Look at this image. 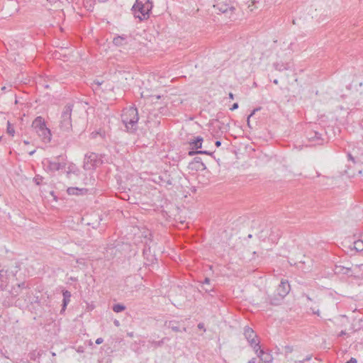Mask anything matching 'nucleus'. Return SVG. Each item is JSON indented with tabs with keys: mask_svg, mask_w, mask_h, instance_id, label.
Listing matches in <instances>:
<instances>
[{
	"mask_svg": "<svg viewBox=\"0 0 363 363\" xmlns=\"http://www.w3.org/2000/svg\"><path fill=\"white\" fill-rule=\"evenodd\" d=\"M80 174L79 169L77 167V165L74 163L69 164L67 170H66V175L67 177L69 179H72V175H75L78 177Z\"/></svg>",
	"mask_w": 363,
	"mask_h": 363,
	"instance_id": "ddd939ff",
	"label": "nucleus"
},
{
	"mask_svg": "<svg viewBox=\"0 0 363 363\" xmlns=\"http://www.w3.org/2000/svg\"><path fill=\"white\" fill-rule=\"evenodd\" d=\"M116 251H117V250L114 247H108L106 250V257L108 259H109L110 257L108 256V254L112 255V254L115 253Z\"/></svg>",
	"mask_w": 363,
	"mask_h": 363,
	"instance_id": "c85d7f7f",
	"label": "nucleus"
},
{
	"mask_svg": "<svg viewBox=\"0 0 363 363\" xmlns=\"http://www.w3.org/2000/svg\"><path fill=\"white\" fill-rule=\"evenodd\" d=\"M259 358L261 362L269 363L272 360V357L269 354L264 352L263 350L260 348V346L254 350Z\"/></svg>",
	"mask_w": 363,
	"mask_h": 363,
	"instance_id": "f8f14e48",
	"label": "nucleus"
},
{
	"mask_svg": "<svg viewBox=\"0 0 363 363\" xmlns=\"http://www.w3.org/2000/svg\"><path fill=\"white\" fill-rule=\"evenodd\" d=\"M164 186H171L172 185V179L170 178V176L169 174H166L165 176V180L164 182Z\"/></svg>",
	"mask_w": 363,
	"mask_h": 363,
	"instance_id": "cd10ccee",
	"label": "nucleus"
},
{
	"mask_svg": "<svg viewBox=\"0 0 363 363\" xmlns=\"http://www.w3.org/2000/svg\"><path fill=\"white\" fill-rule=\"evenodd\" d=\"M203 139L201 136H198L195 140H191L189 145L192 147V149L198 150L202 147Z\"/></svg>",
	"mask_w": 363,
	"mask_h": 363,
	"instance_id": "a211bd4d",
	"label": "nucleus"
},
{
	"mask_svg": "<svg viewBox=\"0 0 363 363\" xmlns=\"http://www.w3.org/2000/svg\"><path fill=\"white\" fill-rule=\"evenodd\" d=\"M347 157H348L349 160H351L352 162L355 163V160H354V157L350 153L347 154Z\"/></svg>",
	"mask_w": 363,
	"mask_h": 363,
	"instance_id": "58836bf2",
	"label": "nucleus"
},
{
	"mask_svg": "<svg viewBox=\"0 0 363 363\" xmlns=\"http://www.w3.org/2000/svg\"><path fill=\"white\" fill-rule=\"evenodd\" d=\"M214 8L222 13H230L229 18H231V15L235 9L234 4L230 0H226L225 1L219 0L218 3L214 5Z\"/></svg>",
	"mask_w": 363,
	"mask_h": 363,
	"instance_id": "39448f33",
	"label": "nucleus"
},
{
	"mask_svg": "<svg viewBox=\"0 0 363 363\" xmlns=\"http://www.w3.org/2000/svg\"><path fill=\"white\" fill-rule=\"evenodd\" d=\"M98 135H100L101 137L104 138L105 133H104V131H101V130L97 132H93L91 133V137H92V138H96Z\"/></svg>",
	"mask_w": 363,
	"mask_h": 363,
	"instance_id": "c756f323",
	"label": "nucleus"
},
{
	"mask_svg": "<svg viewBox=\"0 0 363 363\" xmlns=\"http://www.w3.org/2000/svg\"><path fill=\"white\" fill-rule=\"evenodd\" d=\"M290 291V285L286 280L282 279L276 289V293L277 295H280L284 298L289 293Z\"/></svg>",
	"mask_w": 363,
	"mask_h": 363,
	"instance_id": "9b49d317",
	"label": "nucleus"
},
{
	"mask_svg": "<svg viewBox=\"0 0 363 363\" xmlns=\"http://www.w3.org/2000/svg\"><path fill=\"white\" fill-rule=\"evenodd\" d=\"M238 108V104L235 103L233 104L232 107L230 108V110L234 111V110L237 109Z\"/></svg>",
	"mask_w": 363,
	"mask_h": 363,
	"instance_id": "79ce46f5",
	"label": "nucleus"
},
{
	"mask_svg": "<svg viewBox=\"0 0 363 363\" xmlns=\"http://www.w3.org/2000/svg\"><path fill=\"white\" fill-rule=\"evenodd\" d=\"M0 287L3 289V284H2L0 285Z\"/></svg>",
	"mask_w": 363,
	"mask_h": 363,
	"instance_id": "680f3d73",
	"label": "nucleus"
},
{
	"mask_svg": "<svg viewBox=\"0 0 363 363\" xmlns=\"http://www.w3.org/2000/svg\"><path fill=\"white\" fill-rule=\"evenodd\" d=\"M114 324H115V325L118 326V325H119V321H118V320H116L114 321Z\"/></svg>",
	"mask_w": 363,
	"mask_h": 363,
	"instance_id": "864d4df0",
	"label": "nucleus"
},
{
	"mask_svg": "<svg viewBox=\"0 0 363 363\" xmlns=\"http://www.w3.org/2000/svg\"><path fill=\"white\" fill-rule=\"evenodd\" d=\"M28 288V284L23 281L19 284H16L13 286L11 290L9 291V294L11 297H16L23 293V291H27Z\"/></svg>",
	"mask_w": 363,
	"mask_h": 363,
	"instance_id": "1a4fd4ad",
	"label": "nucleus"
},
{
	"mask_svg": "<svg viewBox=\"0 0 363 363\" xmlns=\"http://www.w3.org/2000/svg\"><path fill=\"white\" fill-rule=\"evenodd\" d=\"M248 238H252V235H250H250H248Z\"/></svg>",
	"mask_w": 363,
	"mask_h": 363,
	"instance_id": "e2e57ef3",
	"label": "nucleus"
},
{
	"mask_svg": "<svg viewBox=\"0 0 363 363\" xmlns=\"http://www.w3.org/2000/svg\"><path fill=\"white\" fill-rule=\"evenodd\" d=\"M308 139L311 140H320L321 134L316 131L311 132L308 133Z\"/></svg>",
	"mask_w": 363,
	"mask_h": 363,
	"instance_id": "393cba45",
	"label": "nucleus"
},
{
	"mask_svg": "<svg viewBox=\"0 0 363 363\" xmlns=\"http://www.w3.org/2000/svg\"><path fill=\"white\" fill-rule=\"evenodd\" d=\"M188 168L192 171H203L206 169V165L199 157H195L194 160L189 162Z\"/></svg>",
	"mask_w": 363,
	"mask_h": 363,
	"instance_id": "9d476101",
	"label": "nucleus"
},
{
	"mask_svg": "<svg viewBox=\"0 0 363 363\" xmlns=\"http://www.w3.org/2000/svg\"><path fill=\"white\" fill-rule=\"evenodd\" d=\"M125 309V306L123 304L117 303L113 306V311L115 313H120Z\"/></svg>",
	"mask_w": 363,
	"mask_h": 363,
	"instance_id": "a878e982",
	"label": "nucleus"
},
{
	"mask_svg": "<svg viewBox=\"0 0 363 363\" xmlns=\"http://www.w3.org/2000/svg\"><path fill=\"white\" fill-rule=\"evenodd\" d=\"M165 337L162 338L161 340L160 341H156V340H149V342L150 344L154 347L155 348H157V347H160L163 345V344L164 343V340H165Z\"/></svg>",
	"mask_w": 363,
	"mask_h": 363,
	"instance_id": "b1692460",
	"label": "nucleus"
},
{
	"mask_svg": "<svg viewBox=\"0 0 363 363\" xmlns=\"http://www.w3.org/2000/svg\"><path fill=\"white\" fill-rule=\"evenodd\" d=\"M101 164V160L99 158L97 154L89 152L85 155L83 168L85 170H90L96 168Z\"/></svg>",
	"mask_w": 363,
	"mask_h": 363,
	"instance_id": "20e7f679",
	"label": "nucleus"
},
{
	"mask_svg": "<svg viewBox=\"0 0 363 363\" xmlns=\"http://www.w3.org/2000/svg\"><path fill=\"white\" fill-rule=\"evenodd\" d=\"M215 144H216V147H218L221 145V142L220 140H217Z\"/></svg>",
	"mask_w": 363,
	"mask_h": 363,
	"instance_id": "49530a36",
	"label": "nucleus"
},
{
	"mask_svg": "<svg viewBox=\"0 0 363 363\" xmlns=\"http://www.w3.org/2000/svg\"><path fill=\"white\" fill-rule=\"evenodd\" d=\"M199 150H196V151H194V150H190V151L189 152V153H188V154H189V155H190V156H193V155H194L199 154Z\"/></svg>",
	"mask_w": 363,
	"mask_h": 363,
	"instance_id": "e433bc0d",
	"label": "nucleus"
},
{
	"mask_svg": "<svg viewBox=\"0 0 363 363\" xmlns=\"http://www.w3.org/2000/svg\"><path fill=\"white\" fill-rule=\"evenodd\" d=\"M125 40H126V38L123 35L117 36L113 38V43L116 46H121V45L125 44Z\"/></svg>",
	"mask_w": 363,
	"mask_h": 363,
	"instance_id": "4be33fe9",
	"label": "nucleus"
},
{
	"mask_svg": "<svg viewBox=\"0 0 363 363\" xmlns=\"http://www.w3.org/2000/svg\"><path fill=\"white\" fill-rule=\"evenodd\" d=\"M359 266L355 265L353 267H342V266H336L335 267V273H342L344 274L349 275L350 273H353L356 271L357 268H359Z\"/></svg>",
	"mask_w": 363,
	"mask_h": 363,
	"instance_id": "4468645a",
	"label": "nucleus"
},
{
	"mask_svg": "<svg viewBox=\"0 0 363 363\" xmlns=\"http://www.w3.org/2000/svg\"><path fill=\"white\" fill-rule=\"evenodd\" d=\"M274 67L276 70L281 72L289 69V64H284L283 62H276L274 64Z\"/></svg>",
	"mask_w": 363,
	"mask_h": 363,
	"instance_id": "aec40b11",
	"label": "nucleus"
},
{
	"mask_svg": "<svg viewBox=\"0 0 363 363\" xmlns=\"http://www.w3.org/2000/svg\"><path fill=\"white\" fill-rule=\"evenodd\" d=\"M77 351L78 352H84L82 347H79Z\"/></svg>",
	"mask_w": 363,
	"mask_h": 363,
	"instance_id": "09e8293b",
	"label": "nucleus"
},
{
	"mask_svg": "<svg viewBox=\"0 0 363 363\" xmlns=\"http://www.w3.org/2000/svg\"><path fill=\"white\" fill-rule=\"evenodd\" d=\"M311 359V356L309 355L303 359H299V360L295 361V363H304L306 361H309Z\"/></svg>",
	"mask_w": 363,
	"mask_h": 363,
	"instance_id": "2f4dec72",
	"label": "nucleus"
},
{
	"mask_svg": "<svg viewBox=\"0 0 363 363\" xmlns=\"http://www.w3.org/2000/svg\"><path fill=\"white\" fill-rule=\"evenodd\" d=\"M43 179V177H39V176H36L34 178L35 182L38 185H39L42 182Z\"/></svg>",
	"mask_w": 363,
	"mask_h": 363,
	"instance_id": "473e14b6",
	"label": "nucleus"
},
{
	"mask_svg": "<svg viewBox=\"0 0 363 363\" xmlns=\"http://www.w3.org/2000/svg\"><path fill=\"white\" fill-rule=\"evenodd\" d=\"M32 128L43 139L45 138V120L42 116H38L32 123Z\"/></svg>",
	"mask_w": 363,
	"mask_h": 363,
	"instance_id": "0eeeda50",
	"label": "nucleus"
},
{
	"mask_svg": "<svg viewBox=\"0 0 363 363\" xmlns=\"http://www.w3.org/2000/svg\"><path fill=\"white\" fill-rule=\"evenodd\" d=\"M65 158L62 155H59L54 160L49 162V171H57L65 167Z\"/></svg>",
	"mask_w": 363,
	"mask_h": 363,
	"instance_id": "6e6552de",
	"label": "nucleus"
},
{
	"mask_svg": "<svg viewBox=\"0 0 363 363\" xmlns=\"http://www.w3.org/2000/svg\"><path fill=\"white\" fill-rule=\"evenodd\" d=\"M121 120L129 133H134L138 129L139 120L138 109L135 107L126 108L123 111Z\"/></svg>",
	"mask_w": 363,
	"mask_h": 363,
	"instance_id": "f257e3e1",
	"label": "nucleus"
},
{
	"mask_svg": "<svg viewBox=\"0 0 363 363\" xmlns=\"http://www.w3.org/2000/svg\"><path fill=\"white\" fill-rule=\"evenodd\" d=\"M304 296L306 297L307 300H308V301H311V298L309 297V296H308V295H306V294H304Z\"/></svg>",
	"mask_w": 363,
	"mask_h": 363,
	"instance_id": "5fc2aeb1",
	"label": "nucleus"
},
{
	"mask_svg": "<svg viewBox=\"0 0 363 363\" xmlns=\"http://www.w3.org/2000/svg\"><path fill=\"white\" fill-rule=\"evenodd\" d=\"M74 104L69 103L64 106L60 120V126L64 131H68L72 128V112L73 111Z\"/></svg>",
	"mask_w": 363,
	"mask_h": 363,
	"instance_id": "7ed1b4c3",
	"label": "nucleus"
},
{
	"mask_svg": "<svg viewBox=\"0 0 363 363\" xmlns=\"http://www.w3.org/2000/svg\"><path fill=\"white\" fill-rule=\"evenodd\" d=\"M165 326L172 330V331L178 333L181 332L179 324L176 320L166 321L164 323Z\"/></svg>",
	"mask_w": 363,
	"mask_h": 363,
	"instance_id": "f3484780",
	"label": "nucleus"
},
{
	"mask_svg": "<svg viewBox=\"0 0 363 363\" xmlns=\"http://www.w3.org/2000/svg\"><path fill=\"white\" fill-rule=\"evenodd\" d=\"M244 335L254 350L259 347L258 337L251 328L247 326L244 328Z\"/></svg>",
	"mask_w": 363,
	"mask_h": 363,
	"instance_id": "423d86ee",
	"label": "nucleus"
},
{
	"mask_svg": "<svg viewBox=\"0 0 363 363\" xmlns=\"http://www.w3.org/2000/svg\"><path fill=\"white\" fill-rule=\"evenodd\" d=\"M210 284V279L209 278H205L204 281H203V285H208Z\"/></svg>",
	"mask_w": 363,
	"mask_h": 363,
	"instance_id": "37998d69",
	"label": "nucleus"
},
{
	"mask_svg": "<svg viewBox=\"0 0 363 363\" xmlns=\"http://www.w3.org/2000/svg\"><path fill=\"white\" fill-rule=\"evenodd\" d=\"M1 277H2V274H1V272H0V281H1V282H3V280H1Z\"/></svg>",
	"mask_w": 363,
	"mask_h": 363,
	"instance_id": "bf43d9fd",
	"label": "nucleus"
},
{
	"mask_svg": "<svg viewBox=\"0 0 363 363\" xmlns=\"http://www.w3.org/2000/svg\"><path fill=\"white\" fill-rule=\"evenodd\" d=\"M257 110H259V109H258V108L254 109V110L252 111V113L248 116V117H247V125H248L249 126H250V118L251 116H252L255 114V111H257Z\"/></svg>",
	"mask_w": 363,
	"mask_h": 363,
	"instance_id": "72a5a7b5",
	"label": "nucleus"
},
{
	"mask_svg": "<svg viewBox=\"0 0 363 363\" xmlns=\"http://www.w3.org/2000/svg\"><path fill=\"white\" fill-rule=\"evenodd\" d=\"M94 83H96V84L97 85H99V86L101 84V82H99V81H97V82H94Z\"/></svg>",
	"mask_w": 363,
	"mask_h": 363,
	"instance_id": "13d9d810",
	"label": "nucleus"
},
{
	"mask_svg": "<svg viewBox=\"0 0 363 363\" xmlns=\"http://www.w3.org/2000/svg\"><path fill=\"white\" fill-rule=\"evenodd\" d=\"M229 98L230 99H234V94L233 93H231V92L229 93Z\"/></svg>",
	"mask_w": 363,
	"mask_h": 363,
	"instance_id": "8fccbe9b",
	"label": "nucleus"
},
{
	"mask_svg": "<svg viewBox=\"0 0 363 363\" xmlns=\"http://www.w3.org/2000/svg\"><path fill=\"white\" fill-rule=\"evenodd\" d=\"M311 309L313 313L319 315V314H320L319 309H315V308H311Z\"/></svg>",
	"mask_w": 363,
	"mask_h": 363,
	"instance_id": "a19ab883",
	"label": "nucleus"
},
{
	"mask_svg": "<svg viewBox=\"0 0 363 363\" xmlns=\"http://www.w3.org/2000/svg\"><path fill=\"white\" fill-rule=\"evenodd\" d=\"M284 299L283 296H281L280 295H277V294L275 292V294L273 296H269L267 298V301L273 306H278L279 305L282 300Z\"/></svg>",
	"mask_w": 363,
	"mask_h": 363,
	"instance_id": "2eb2a0df",
	"label": "nucleus"
},
{
	"mask_svg": "<svg viewBox=\"0 0 363 363\" xmlns=\"http://www.w3.org/2000/svg\"><path fill=\"white\" fill-rule=\"evenodd\" d=\"M293 352V347L289 345H286L284 347V352L286 354L291 353Z\"/></svg>",
	"mask_w": 363,
	"mask_h": 363,
	"instance_id": "7c9ffc66",
	"label": "nucleus"
},
{
	"mask_svg": "<svg viewBox=\"0 0 363 363\" xmlns=\"http://www.w3.org/2000/svg\"><path fill=\"white\" fill-rule=\"evenodd\" d=\"M199 154L208 155H211L213 154L212 152L207 151V150H199Z\"/></svg>",
	"mask_w": 363,
	"mask_h": 363,
	"instance_id": "f704fd0d",
	"label": "nucleus"
},
{
	"mask_svg": "<svg viewBox=\"0 0 363 363\" xmlns=\"http://www.w3.org/2000/svg\"><path fill=\"white\" fill-rule=\"evenodd\" d=\"M103 342H104V340H103V338H101V337H99V338H97V339L96 340V344H97V345H100V344H101Z\"/></svg>",
	"mask_w": 363,
	"mask_h": 363,
	"instance_id": "c03bdc74",
	"label": "nucleus"
},
{
	"mask_svg": "<svg viewBox=\"0 0 363 363\" xmlns=\"http://www.w3.org/2000/svg\"><path fill=\"white\" fill-rule=\"evenodd\" d=\"M166 174L167 173H164L162 175L157 176L153 179V181L161 186H164Z\"/></svg>",
	"mask_w": 363,
	"mask_h": 363,
	"instance_id": "5701e85b",
	"label": "nucleus"
},
{
	"mask_svg": "<svg viewBox=\"0 0 363 363\" xmlns=\"http://www.w3.org/2000/svg\"><path fill=\"white\" fill-rule=\"evenodd\" d=\"M346 363H357V359L355 358L352 357L349 361Z\"/></svg>",
	"mask_w": 363,
	"mask_h": 363,
	"instance_id": "a18cd8bd",
	"label": "nucleus"
},
{
	"mask_svg": "<svg viewBox=\"0 0 363 363\" xmlns=\"http://www.w3.org/2000/svg\"><path fill=\"white\" fill-rule=\"evenodd\" d=\"M24 143H25V144H28V143H29V142H28V141L25 140V141H24Z\"/></svg>",
	"mask_w": 363,
	"mask_h": 363,
	"instance_id": "052dcab7",
	"label": "nucleus"
},
{
	"mask_svg": "<svg viewBox=\"0 0 363 363\" xmlns=\"http://www.w3.org/2000/svg\"><path fill=\"white\" fill-rule=\"evenodd\" d=\"M63 299H62V309L60 313H62L66 308L67 304L70 302V298H71V293L68 291H63Z\"/></svg>",
	"mask_w": 363,
	"mask_h": 363,
	"instance_id": "dca6fc26",
	"label": "nucleus"
},
{
	"mask_svg": "<svg viewBox=\"0 0 363 363\" xmlns=\"http://www.w3.org/2000/svg\"><path fill=\"white\" fill-rule=\"evenodd\" d=\"M352 249H354L356 252H362L363 251V240H358L354 241L352 243Z\"/></svg>",
	"mask_w": 363,
	"mask_h": 363,
	"instance_id": "412c9836",
	"label": "nucleus"
},
{
	"mask_svg": "<svg viewBox=\"0 0 363 363\" xmlns=\"http://www.w3.org/2000/svg\"><path fill=\"white\" fill-rule=\"evenodd\" d=\"M67 194L69 195H79L82 194L84 191L86 192L85 189H79L77 187H69L67 190Z\"/></svg>",
	"mask_w": 363,
	"mask_h": 363,
	"instance_id": "6ab92c4d",
	"label": "nucleus"
},
{
	"mask_svg": "<svg viewBox=\"0 0 363 363\" xmlns=\"http://www.w3.org/2000/svg\"><path fill=\"white\" fill-rule=\"evenodd\" d=\"M273 83L275 84H278V83H279L278 79H274L273 81Z\"/></svg>",
	"mask_w": 363,
	"mask_h": 363,
	"instance_id": "6e6d98bb",
	"label": "nucleus"
},
{
	"mask_svg": "<svg viewBox=\"0 0 363 363\" xmlns=\"http://www.w3.org/2000/svg\"><path fill=\"white\" fill-rule=\"evenodd\" d=\"M203 289H204L206 291H212V289H211L206 288V287H203Z\"/></svg>",
	"mask_w": 363,
	"mask_h": 363,
	"instance_id": "603ef678",
	"label": "nucleus"
},
{
	"mask_svg": "<svg viewBox=\"0 0 363 363\" xmlns=\"http://www.w3.org/2000/svg\"><path fill=\"white\" fill-rule=\"evenodd\" d=\"M181 331L186 332V327H183L182 329H181Z\"/></svg>",
	"mask_w": 363,
	"mask_h": 363,
	"instance_id": "4d7b16f0",
	"label": "nucleus"
},
{
	"mask_svg": "<svg viewBox=\"0 0 363 363\" xmlns=\"http://www.w3.org/2000/svg\"><path fill=\"white\" fill-rule=\"evenodd\" d=\"M35 152V150L29 152L30 155H33Z\"/></svg>",
	"mask_w": 363,
	"mask_h": 363,
	"instance_id": "3c124183",
	"label": "nucleus"
},
{
	"mask_svg": "<svg viewBox=\"0 0 363 363\" xmlns=\"http://www.w3.org/2000/svg\"><path fill=\"white\" fill-rule=\"evenodd\" d=\"M7 133L12 136L15 133V130L9 121H7Z\"/></svg>",
	"mask_w": 363,
	"mask_h": 363,
	"instance_id": "bb28decb",
	"label": "nucleus"
},
{
	"mask_svg": "<svg viewBox=\"0 0 363 363\" xmlns=\"http://www.w3.org/2000/svg\"><path fill=\"white\" fill-rule=\"evenodd\" d=\"M247 363H262V362H261V361L259 359L257 360L255 358H252Z\"/></svg>",
	"mask_w": 363,
	"mask_h": 363,
	"instance_id": "4c0bfd02",
	"label": "nucleus"
},
{
	"mask_svg": "<svg viewBox=\"0 0 363 363\" xmlns=\"http://www.w3.org/2000/svg\"><path fill=\"white\" fill-rule=\"evenodd\" d=\"M198 328H199L201 330H203L204 331H206V329H205V327H204V324L203 323H199L198 324Z\"/></svg>",
	"mask_w": 363,
	"mask_h": 363,
	"instance_id": "ea45409f",
	"label": "nucleus"
},
{
	"mask_svg": "<svg viewBox=\"0 0 363 363\" xmlns=\"http://www.w3.org/2000/svg\"><path fill=\"white\" fill-rule=\"evenodd\" d=\"M346 335L345 331L342 330V331L340 333V334L338 335V336H339V337H341V336H343V335Z\"/></svg>",
	"mask_w": 363,
	"mask_h": 363,
	"instance_id": "de8ad7c7",
	"label": "nucleus"
},
{
	"mask_svg": "<svg viewBox=\"0 0 363 363\" xmlns=\"http://www.w3.org/2000/svg\"><path fill=\"white\" fill-rule=\"evenodd\" d=\"M152 9V4L150 0L143 4L139 0L135 1V4L132 7V11L135 13V17L138 18L140 21L147 19L150 16V12Z\"/></svg>",
	"mask_w": 363,
	"mask_h": 363,
	"instance_id": "f03ea898",
	"label": "nucleus"
},
{
	"mask_svg": "<svg viewBox=\"0 0 363 363\" xmlns=\"http://www.w3.org/2000/svg\"><path fill=\"white\" fill-rule=\"evenodd\" d=\"M46 130H47V133L48 134V135H47V142H48V141H50L51 133H50V130L48 128H46Z\"/></svg>",
	"mask_w": 363,
	"mask_h": 363,
	"instance_id": "c9c22d12",
	"label": "nucleus"
}]
</instances>
